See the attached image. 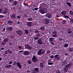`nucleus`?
Returning a JSON list of instances; mask_svg holds the SVG:
<instances>
[{
  "instance_id": "1a4fd4ad",
  "label": "nucleus",
  "mask_w": 73,
  "mask_h": 73,
  "mask_svg": "<svg viewBox=\"0 0 73 73\" xmlns=\"http://www.w3.org/2000/svg\"><path fill=\"white\" fill-rule=\"evenodd\" d=\"M38 68H35L34 71L33 72V73H38Z\"/></svg>"
},
{
  "instance_id": "864d4df0",
  "label": "nucleus",
  "mask_w": 73,
  "mask_h": 73,
  "mask_svg": "<svg viewBox=\"0 0 73 73\" xmlns=\"http://www.w3.org/2000/svg\"><path fill=\"white\" fill-rule=\"evenodd\" d=\"M72 33V31H69L68 32V34H71V33Z\"/></svg>"
},
{
  "instance_id": "9d476101",
  "label": "nucleus",
  "mask_w": 73,
  "mask_h": 73,
  "mask_svg": "<svg viewBox=\"0 0 73 73\" xmlns=\"http://www.w3.org/2000/svg\"><path fill=\"white\" fill-rule=\"evenodd\" d=\"M25 47L28 48L29 49L31 50L32 49V47L29 46V45H26L25 46Z\"/></svg>"
},
{
  "instance_id": "bb28decb",
  "label": "nucleus",
  "mask_w": 73,
  "mask_h": 73,
  "mask_svg": "<svg viewBox=\"0 0 73 73\" xmlns=\"http://www.w3.org/2000/svg\"><path fill=\"white\" fill-rule=\"evenodd\" d=\"M18 3V2L17 1H15L14 2V3H13V4L14 5H17Z\"/></svg>"
},
{
  "instance_id": "4be33fe9",
  "label": "nucleus",
  "mask_w": 73,
  "mask_h": 73,
  "mask_svg": "<svg viewBox=\"0 0 73 73\" xmlns=\"http://www.w3.org/2000/svg\"><path fill=\"white\" fill-rule=\"evenodd\" d=\"M11 67V66L10 65H9L7 66H5V67L6 68H10Z\"/></svg>"
},
{
  "instance_id": "a878e982",
  "label": "nucleus",
  "mask_w": 73,
  "mask_h": 73,
  "mask_svg": "<svg viewBox=\"0 0 73 73\" xmlns=\"http://www.w3.org/2000/svg\"><path fill=\"white\" fill-rule=\"evenodd\" d=\"M54 38H50L49 39V41L50 42H52L53 41V40H54Z\"/></svg>"
},
{
  "instance_id": "052dcab7",
  "label": "nucleus",
  "mask_w": 73,
  "mask_h": 73,
  "mask_svg": "<svg viewBox=\"0 0 73 73\" xmlns=\"http://www.w3.org/2000/svg\"><path fill=\"white\" fill-rule=\"evenodd\" d=\"M14 38V37L13 36H10V38Z\"/></svg>"
},
{
  "instance_id": "2f4dec72",
  "label": "nucleus",
  "mask_w": 73,
  "mask_h": 73,
  "mask_svg": "<svg viewBox=\"0 0 73 73\" xmlns=\"http://www.w3.org/2000/svg\"><path fill=\"white\" fill-rule=\"evenodd\" d=\"M69 14L71 15H73V12L72 11H69Z\"/></svg>"
},
{
  "instance_id": "bf43d9fd",
  "label": "nucleus",
  "mask_w": 73,
  "mask_h": 73,
  "mask_svg": "<svg viewBox=\"0 0 73 73\" xmlns=\"http://www.w3.org/2000/svg\"><path fill=\"white\" fill-rule=\"evenodd\" d=\"M38 9L37 8H35L34 9V10H35L37 11V10H38Z\"/></svg>"
},
{
  "instance_id": "9b49d317",
  "label": "nucleus",
  "mask_w": 73,
  "mask_h": 73,
  "mask_svg": "<svg viewBox=\"0 0 73 73\" xmlns=\"http://www.w3.org/2000/svg\"><path fill=\"white\" fill-rule=\"evenodd\" d=\"M32 23L31 22H29L27 23V24L29 27H31L32 26Z\"/></svg>"
},
{
  "instance_id": "b1692460",
  "label": "nucleus",
  "mask_w": 73,
  "mask_h": 73,
  "mask_svg": "<svg viewBox=\"0 0 73 73\" xmlns=\"http://www.w3.org/2000/svg\"><path fill=\"white\" fill-rule=\"evenodd\" d=\"M40 29L42 31H43L44 30L45 27H42L40 28Z\"/></svg>"
},
{
  "instance_id": "3c124183",
  "label": "nucleus",
  "mask_w": 73,
  "mask_h": 73,
  "mask_svg": "<svg viewBox=\"0 0 73 73\" xmlns=\"http://www.w3.org/2000/svg\"><path fill=\"white\" fill-rule=\"evenodd\" d=\"M70 21L71 22H73V19H70Z\"/></svg>"
},
{
  "instance_id": "6ab92c4d",
  "label": "nucleus",
  "mask_w": 73,
  "mask_h": 73,
  "mask_svg": "<svg viewBox=\"0 0 73 73\" xmlns=\"http://www.w3.org/2000/svg\"><path fill=\"white\" fill-rule=\"evenodd\" d=\"M49 20L48 19H46V22H45V24L47 25L49 23Z\"/></svg>"
},
{
  "instance_id": "dca6fc26",
  "label": "nucleus",
  "mask_w": 73,
  "mask_h": 73,
  "mask_svg": "<svg viewBox=\"0 0 73 73\" xmlns=\"http://www.w3.org/2000/svg\"><path fill=\"white\" fill-rule=\"evenodd\" d=\"M16 17V15L15 14L12 15L11 17V18L13 19H14Z\"/></svg>"
},
{
  "instance_id": "f8f14e48",
  "label": "nucleus",
  "mask_w": 73,
  "mask_h": 73,
  "mask_svg": "<svg viewBox=\"0 0 73 73\" xmlns=\"http://www.w3.org/2000/svg\"><path fill=\"white\" fill-rule=\"evenodd\" d=\"M68 51L70 52H72L73 51V48H70L68 49Z\"/></svg>"
},
{
  "instance_id": "412c9836",
  "label": "nucleus",
  "mask_w": 73,
  "mask_h": 73,
  "mask_svg": "<svg viewBox=\"0 0 73 73\" xmlns=\"http://www.w3.org/2000/svg\"><path fill=\"white\" fill-rule=\"evenodd\" d=\"M7 9H5L3 12V13L5 14H6V13H7Z\"/></svg>"
},
{
  "instance_id": "aec40b11",
  "label": "nucleus",
  "mask_w": 73,
  "mask_h": 73,
  "mask_svg": "<svg viewBox=\"0 0 73 73\" xmlns=\"http://www.w3.org/2000/svg\"><path fill=\"white\" fill-rule=\"evenodd\" d=\"M29 53L27 51H26L24 52V55H27Z\"/></svg>"
},
{
  "instance_id": "4d7b16f0",
  "label": "nucleus",
  "mask_w": 73,
  "mask_h": 73,
  "mask_svg": "<svg viewBox=\"0 0 73 73\" xmlns=\"http://www.w3.org/2000/svg\"><path fill=\"white\" fill-rule=\"evenodd\" d=\"M60 73V71H58L56 72V73Z\"/></svg>"
},
{
  "instance_id": "f704fd0d",
  "label": "nucleus",
  "mask_w": 73,
  "mask_h": 73,
  "mask_svg": "<svg viewBox=\"0 0 73 73\" xmlns=\"http://www.w3.org/2000/svg\"><path fill=\"white\" fill-rule=\"evenodd\" d=\"M39 39V38L38 37H34V39L35 40H37Z\"/></svg>"
},
{
  "instance_id": "69168bd1",
  "label": "nucleus",
  "mask_w": 73,
  "mask_h": 73,
  "mask_svg": "<svg viewBox=\"0 0 73 73\" xmlns=\"http://www.w3.org/2000/svg\"><path fill=\"white\" fill-rule=\"evenodd\" d=\"M24 16L25 17H27V15H26V14H25L24 15Z\"/></svg>"
},
{
  "instance_id": "58836bf2",
  "label": "nucleus",
  "mask_w": 73,
  "mask_h": 73,
  "mask_svg": "<svg viewBox=\"0 0 73 73\" xmlns=\"http://www.w3.org/2000/svg\"><path fill=\"white\" fill-rule=\"evenodd\" d=\"M16 61H15L13 63V65L14 66H15L16 65Z\"/></svg>"
},
{
  "instance_id": "49530a36",
  "label": "nucleus",
  "mask_w": 73,
  "mask_h": 73,
  "mask_svg": "<svg viewBox=\"0 0 73 73\" xmlns=\"http://www.w3.org/2000/svg\"><path fill=\"white\" fill-rule=\"evenodd\" d=\"M52 61H51V60H48V61H47V62H48V63H49L50 62H51Z\"/></svg>"
},
{
  "instance_id": "a211bd4d",
  "label": "nucleus",
  "mask_w": 73,
  "mask_h": 73,
  "mask_svg": "<svg viewBox=\"0 0 73 73\" xmlns=\"http://www.w3.org/2000/svg\"><path fill=\"white\" fill-rule=\"evenodd\" d=\"M8 40H9V38H6L4 40H3V41L5 42H8Z\"/></svg>"
},
{
  "instance_id": "7ed1b4c3",
  "label": "nucleus",
  "mask_w": 73,
  "mask_h": 73,
  "mask_svg": "<svg viewBox=\"0 0 73 73\" xmlns=\"http://www.w3.org/2000/svg\"><path fill=\"white\" fill-rule=\"evenodd\" d=\"M37 43H38V44H42L43 43L42 41V39L41 38H39V39L38 40V41H37Z\"/></svg>"
},
{
  "instance_id": "4468645a",
  "label": "nucleus",
  "mask_w": 73,
  "mask_h": 73,
  "mask_svg": "<svg viewBox=\"0 0 73 73\" xmlns=\"http://www.w3.org/2000/svg\"><path fill=\"white\" fill-rule=\"evenodd\" d=\"M39 66H40V67L41 68H43L44 66L42 62L39 64Z\"/></svg>"
},
{
  "instance_id": "680f3d73",
  "label": "nucleus",
  "mask_w": 73,
  "mask_h": 73,
  "mask_svg": "<svg viewBox=\"0 0 73 73\" xmlns=\"http://www.w3.org/2000/svg\"><path fill=\"white\" fill-rule=\"evenodd\" d=\"M24 5H25V6H27V7H28V6L25 3H24Z\"/></svg>"
},
{
  "instance_id": "6e6552de",
  "label": "nucleus",
  "mask_w": 73,
  "mask_h": 73,
  "mask_svg": "<svg viewBox=\"0 0 73 73\" xmlns=\"http://www.w3.org/2000/svg\"><path fill=\"white\" fill-rule=\"evenodd\" d=\"M17 65V66L19 67V68L21 69L22 67V66L21 64L19 62H17L16 63Z\"/></svg>"
},
{
  "instance_id": "e2e57ef3",
  "label": "nucleus",
  "mask_w": 73,
  "mask_h": 73,
  "mask_svg": "<svg viewBox=\"0 0 73 73\" xmlns=\"http://www.w3.org/2000/svg\"><path fill=\"white\" fill-rule=\"evenodd\" d=\"M18 48H19V49H21V48H22V47L21 46H19L18 47Z\"/></svg>"
},
{
  "instance_id": "f3484780",
  "label": "nucleus",
  "mask_w": 73,
  "mask_h": 73,
  "mask_svg": "<svg viewBox=\"0 0 73 73\" xmlns=\"http://www.w3.org/2000/svg\"><path fill=\"white\" fill-rule=\"evenodd\" d=\"M66 12V11H63L61 12V14L63 15H65Z\"/></svg>"
},
{
  "instance_id": "c85d7f7f",
  "label": "nucleus",
  "mask_w": 73,
  "mask_h": 73,
  "mask_svg": "<svg viewBox=\"0 0 73 73\" xmlns=\"http://www.w3.org/2000/svg\"><path fill=\"white\" fill-rule=\"evenodd\" d=\"M71 66V64H68L66 65L65 66L67 68L70 67Z\"/></svg>"
},
{
  "instance_id": "6e6d98bb",
  "label": "nucleus",
  "mask_w": 73,
  "mask_h": 73,
  "mask_svg": "<svg viewBox=\"0 0 73 73\" xmlns=\"http://www.w3.org/2000/svg\"><path fill=\"white\" fill-rule=\"evenodd\" d=\"M51 16H50V15L49 16H48L47 17H48V18H51Z\"/></svg>"
},
{
  "instance_id": "cd10ccee",
  "label": "nucleus",
  "mask_w": 73,
  "mask_h": 73,
  "mask_svg": "<svg viewBox=\"0 0 73 73\" xmlns=\"http://www.w3.org/2000/svg\"><path fill=\"white\" fill-rule=\"evenodd\" d=\"M25 32L26 34H28L29 33V31L28 30H25Z\"/></svg>"
},
{
  "instance_id": "ddd939ff",
  "label": "nucleus",
  "mask_w": 73,
  "mask_h": 73,
  "mask_svg": "<svg viewBox=\"0 0 73 73\" xmlns=\"http://www.w3.org/2000/svg\"><path fill=\"white\" fill-rule=\"evenodd\" d=\"M68 68L67 67H66V66H65V67L64 68L63 70L64 72H66L68 71Z\"/></svg>"
},
{
  "instance_id": "2eb2a0df",
  "label": "nucleus",
  "mask_w": 73,
  "mask_h": 73,
  "mask_svg": "<svg viewBox=\"0 0 73 73\" xmlns=\"http://www.w3.org/2000/svg\"><path fill=\"white\" fill-rule=\"evenodd\" d=\"M13 29V28L11 27H9L8 28H7L6 29V30L7 31H11Z\"/></svg>"
},
{
  "instance_id": "5fc2aeb1",
  "label": "nucleus",
  "mask_w": 73,
  "mask_h": 73,
  "mask_svg": "<svg viewBox=\"0 0 73 73\" xmlns=\"http://www.w3.org/2000/svg\"><path fill=\"white\" fill-rule=\"evenodd\" d=\"M4 53L5 54H7L8 52L7 51H6L5 52H4Z\"/></svg>"
},
{
  "instance_id": "423d86ee",
  "label": "nucleus",
  "mask_w": 73,
  "mask_h": 73,
  "mask_svg": "<svg viewBox=\"0 0 73 73\" xmlns=\"http://www.w3.org/2000/svg\"><path fill=\"white\" fill-rule=\"evenodd\" d=\"M16 33L20 36H21L23 34L22 31L20 30L17 31Z\"/></svg>"
},
{
  "instance_id": "5701e85b",
  "label": "nucleus",
  "mask_w": 73,
  "mask_h": 73,
  "mask_svg": "<svg viewBox=\"0 0 73 73\" xmlns=\"http://www.w3.org/2000/svg\"><path fill=\"white\" fill-rule=\"evenodd\" d=\"M68 45H69V44H65L64 45V47L67 48Z\"/></svg>"
},
{
  "instance_id": "72a5a7b5",
  "label": "nucleus",
  "mask_w": 73,
  "mask_h": 73,
  "mask_svg": "<svg viewBox=\"0 0 73 73\" xmlns=\"http://www.w3.org/2000/svg\"><path fill=\"white\" fill-rule=\"evenodd\" d=\"M33 19L32 18H29L28 19V21H32Z\"/></svg>"
},
{
  "instance_id": "f03ea898",
  "label": "nucleus",
  "mask_w": 73,
  "mask_h": 73,
  "mask_svg": "<svg viewBox=\"0 0 73 73\" xmlns=\"http://www.w3.org/2000/svg\"><path fill=\"white\" fill-rule=\"evenodd\" d=\"M52 36L53 37H57L56 31H54L52 33Z\"/></svg>"
},
{
  "instance_id": "393cba45",
  "label": "nucleus",
  "mask_w": 73,
  "mask_h": 73,
  "mask_svg": "<svg viewBox=\"0 0 73 73\" xmlns=\"http://www.w3.org/2000/svg\"><path fill=\"white\" fill-rule=\"evenodd\" d=\"M66 4L68 5L69 7H71L72 6V5L71 4V3L69 2L66 3Z\"/></svg>"
},
{
  "instance_id": "39448f33",
  "label": "nucleus",
  "mask_w": 73,
  "mask_h": 73,
  "mask_svg": "<svg viewBox=\"0 0 73 73\" xmlns=\"http://www.w3.org/2000/svg\"><path fill=\"white\" fill-rule=\"evenodd\" d=\"M32 60H33V62H35L38 61V59L35 56H33V58H32Z\"/></svg>"
},
{
  "instance_id": "09e8293b",
  "label": "nucleus",
  "mask_w": 73,
  "mask_h": 73,
  "mask_svg": "<svg viewBox=\"0 0 73 73\" xmlns=\"http://www.w3.org/2000/svg\"><path fill=\"white\" fill-rule=\"evenodd\" d=\"M17 17L18 19H20L21 18V16H17Z\"/></svg>"
},
{
  "instance_id": "8fccbe9b",
  "label": "nucleus",
  "mask_w": 73,
  "mask_h": 73,
  "mask_svg": "<svg viewBox=\"0 0 73 73\" xmlns=\"http://www.w3.org/2000/svg\"><path fill=\"white\" fill-rule=\"evenodd\" d=\"M64 17H65V18H69V17L67 16L64 15Z\"/></svg>"
},
{
  "instance_id": "603ef678",
  "label": "nucleus",
  "mask_w": 73,
  "mask_h": 73,
  "mask_svg": "<svg viewBox=\"0 0 73 73\" xmlns=\"http://www.w3.org/2000/svg\"><path fill=\"white\" fill-rule=\"evenodd\" d=\"M4 16L3 15H0V17L1 18H3L4 17Z\"/></svg>"
},
{
  "instance_id": "774afa93",
  "label": "nucleus",
  "mask_w": 73,
  "mask_h": 73,
  "mask_svg": "<svg viewBox=\"0 0 73 73\" xmlns=\"http://www.w3.org/2000/svg\"><path fill=\"white\" fill-rule=\"evenodd\" d=\"M5 28H4L3 30V31H5Z\"/></svg>"
},
{
  "instance_id": "c756f323",
  "label": "nucleus",
  "mask_w": 73,
  "mask_h": 73,
  "mask_svg": "<svg viewBox=\"0 0 73 73\" xmlns=\"http://www.w3.org/2000/svg\"><path fill=\"white\" fill-rule=\"evenodd\" d=\"M67 22L66 21V20H64L62 21V23L63 24H65Z\"/></svg>"
},
{
  "instance_id": "c03bdc74",
  "label": "nucleus",
  "mask_w": 73,
  "mask_h": 73,
  "mask_svg": "<svg viewBox=\"0 0 73 73\" xmlns=\"http://www.w3.org/2000/svg\"><path fill=\"white\" fill-rule=\"evenodd\" d=\"M36 36L38 37L40 36V34H38L36 35Z\"/></svg>"
},
{
  "instance_id": "473e14b6",
  "label": "nucleus",
  "mask_w": 73,
  "mask_h": 73,
  "mask_svg": "<svg viewBox=\"0 0 73 73\" xmlns=\"http://www.w3.org/2000/svg\"><path fill=\"white\" fill-rule=\"evenodd\" d=\"M13 23V21H9L7 22V23Z\"/></svg>"
},
{
  "instance_id": "7c9ffc66",
  "label": "nucleus",
  "mask_w": 73,
  "mask_h": 73,
  "mask_svg": "<svg viewBox=\"0 0 73 73\" xmlns=\"http://www.w3.org/2000/svg\"><path fill=\"white\" fill-rule=\"evenodd\" d=\"M7 51L9 52V54H11L12 53V51L11 50H9L8 49L7 50Z\"/></svg>"
},
{
  "instance_id": "20e7f679",
  "label": "nucleus",
  "mask_w": 73,
  "mask_h": 73,
  "mask_svg": "<svg viewBox=\"0 0 73 73\" xmlns=\"http://www.w3.org/2000/svg\"><path fill=\"white\" fill-rule=\"evenodd\" d=\"M59 55L58 54H56L55 55L54 58L55 60H59L60 59V57L59 56Z\"/></svg>"
},
{
  "instance_id": "338daca9",
  "label": "nucleus",
  "mask_w": 73,
  "mask_h": 73,
  "mask_svg": "<svg viewBox=\"0 0 73 73\" xmlns=\"http://www.w3.org/2000/svg\"><path fill=\"white\" fill-rule=\"evenodd\" d=\"M51 43L53 45L54 44L53 42H51Z\"/></svg>"
},
{
  "instance_id": "0eeeda50",
  "label": "nucleus",
  "mask_w": 73,
  "mask_h": 73,
  "mask_svg": "<svg viewBox=\"0 0 73 73\" xmlns=\"http://www.w3.org/2000/svg\"><path fill=\"white\" fill-rule=\"evenodd\" d=\"M47 9L46 8H44L42 9L41 12L42 14H44V13H46L47 12Z\"/></svg>"
},
{
  "instance_id": "e433bc0d",
  "label": "nucleus",
  "mask_w": 73,
  "mask_h": 73,
  "mask_svg": "<svg viewBox=\"0 0 73 73\" xmlns=\"http://www.w3.org/2000/svg\"><path fill=\"white\" fill-rule=\"evenodd\" d=\"M50 51L49 50H48V51H46V52L47 53V54H49L50 53Z\"/></svg>"
},
{
  "instance_id": "a18cd8bd",
  "label": "nucleus",
  "mask_w": 73,
  "mask_h": 73,
  "mask_svg": "<svg viewBox=\"0 0 73 73\" xmlns=\"http://www.w3.org/2000/svg\"><path fill=\"white\" fill-rule=\"evenodd\" d=\"M54 56L53 55L51 56H50V58H54Z\"/></svg>"
},
{
  "instance_id": "4c0bfd02",
  "label": "nucleus",
  "mask_w": 73,
  "mask_h": 73,
  "mask_svg": "<svg viewBox=\"0 0 73 73\" xmlns=\"http://www.w3.org/2000/svg\"><path fill=\"white\" fill-rule=\"evenodd\" d=\"M50 13L47 14H46V17H48L50 16Z\"/></svg>"
},
{
  "instance_id": "0e129e2a",
  "label": "nucleus",
  "mask_w": 73,
  "mask_h": 73,
  "mask_svg": "<svg viewBox=\"0 0 73 73\" xmlns=\"http://www.w3.org/2000/svg\"><path fill=\"white\" fill-rule=\"evenodd\" d=\"M23 51H24L23 50L20 51H19V53L20 54L21 52H23Z\"/></svg>"
},
{
  "instance_id": "a19ab883",
  "label": "nucleus",
  "mask_w": 73,
  "mask_h": 73,
  "mask_svg": "<svg viewBox=\"0 0 73 73\" xmlns=\"http://www.w3.org/2000/svg\"><path fill=\"white\" fill-rule=\"evenodd\" d=\"M64 39H62L60 38H59V40H60V41H62Z\"/></svg>"
},
{
  "instance_id": "de8ad7c7",
  "label": "nucleus",
  "mask_w": 73,
  "mask_h": 73,
  "mask_svg": "<svg viewBox=\"0 0 73 73\" xmlns=\"http://www.w3.org/2000/svg\"><path fill=\"white\" fill-rule=\"evenodd\" d=\"M39 31H35V32H34V33H39Z\"/></svg>"
},
{
  "instance_id": "f257e3e1",
  "label": "nucleus",
  "mask_w": 73,
  "mask_h": 73,
  "mask_svg": "<svg viewBox=\"0 0 73 73\" xmlns=\"http://www.w3.org/2000/svg\"><path fill=\"white\" fill-rule=\"evenodd\" d=\"M45 51L44 50H42L41 49L39 50L38 53H37V54L38 55H40L41 54H43L44 53Z\"/></svg>"
},
{
  "instance_id": "13d9d810",
  "label": "nucleus",
  "mask_w": 73,
  "mask_h": 73,
  "mask_svg": "<svg viewBox=\"0 0 73 73\" xmlns=\"http://www.w3.org/2000/svg\"><path fill=\"white\" fill-rule=\"evenodd\" d=\"M12 63H13L12 62V61L9 62V64H12Z\"/></svg>"
},
{
  "instance_id": "ea45409f",
  "label": "nucleus",
  "mask_w": 73,
  "mask_h": 73,
  "mask_svg": "<svg viewBox=\"0 0 73 73\" xmlns=\"http://www.w3.org/2000/svg\"><path fill=\"white\" fill-rule=\"evenodd\" d=\"M2 44L3 45H4L6 44V43L3 42H2Z\"/></svg>"
},
{
  "instance_id": "c9c22d12",
  "label": "nucleus",
  "mask_w": 73,
  "mask_h": 73,
  "mask_svg": "<svg viewBox=\"0 0 73 73\" xmlns=\"http://www.w3.org/2000/svg\"><path fill=\"white\" fill-rule=\"evenodd\" d=\"M48 64L50 65H52V64H53V63H52V62H50L48 63Z\"/></svg>"
},
{
  "instance_id": "37998d69",
  "label": "nucleus",
  "mask_w": 73,
  "mask_h": 73,
  "mask_svg": "<svg viewBox=\"0 0 73 73\" xmlns=\"http://www.w3.org/2000/svg\"><path fill=\"white\" fill-rule=\"evenodd\" d=\"M14 0H9V2L10 3L11 2V3H13L14 1Z\"/></svg>"
},
{
  "instance_id": "79ce46f5",
  "label": "nucleus",
  "mask_w": 73,
  "mask_h": 73,
  "mask_svg": "<svg viewBox=\"0 0 73 73\" xmlns=\"http://www.w3.org/2000/svg\"><path fill=\"white\" fill-rule=\"evenodd\" d=\"M28 63L29 64H31V62L30 61H28Z\"/></svg>"
}]
</instances>
